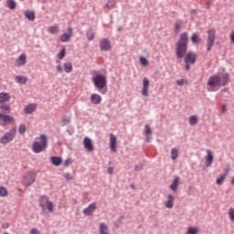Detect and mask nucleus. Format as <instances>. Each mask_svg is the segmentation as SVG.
<instances>
[{"instance_id": "nucleus-9", "label": "nucleus", "mask_w": 234, "mask_h": 234, "mask_svg": "<svg viewBox=\"0 0 234 234\" xmlns=\"http://www.w3.org/2000/svg\"><path fill=\"white\" fill-rule=\"evenodd\" d=\"M16 120L14 117L7 114H0V125H8V123H14Z\"/></svg>"}, {"instance_id": "nucleus-14", "label": "nucleus", "mask_w": 234, "mask_h": 234, "mask_svg": "<svg viewBox=\"0 0 234 234\" xmlns=\"http://www.w3.org/2000/svg\"><path fill=\"white\" fill-rule=\"evenodd\" d=\"M142 94L145 97L149 96V80L145 77L143 79Z\"/></svg>"}, {"instance_id": "nucleus-58", "label": "nucleus", "mask_w": 234, "mask_h": 234, "mask_svg": "<svg viewBox=\"0 0 234 234\" xmlns=\"http://www.w3.org/2000/svg\"><path fill=\"white\" fill-rule=\"evenodd\" d=\"M231 185L234 186V177L231 179Z\"/></svg>"}, {"instance_id": "nucleus-31", "label": "nucleus", "mask_w": 234, "mask_h": 234, "mask_svg": "<svg viewBox=\"0 0 234 234\" xmlns=\"http://www.w3.org/2000/svg\"><path fill=\"white\" fill-rule=\"evenodd\" d=\"M188 122L190 125H197V123H198V117H197V115H191Z\"/></svg>"}, {"instance_id": "nucleus-25", "label": "nucleus", "mask_w": 234, "mask_h": 234, "mask_svg": "<svg viewBox=\"0 0 234 234\" xmlns=\"http://www.w3.org/2000/svg\"><path fill=\"white\" fill-rule=\"evenodd\" d=\"M10 94L2 92L0 93V103H6L7 101H10Z\"/></svg>"}, {"instance_id": "nucleus-39", "label": "nucleus", "mask_w": 234, "mask_h": 234, "mask_svg": "<svg viewBox=\"0 0 234 234\" xmlns=\"http://www.w3.org/2000/svg\"><path fill=\"white\" fill-rule=\"evenodd\" d=\"M94 37H96V35L94 34V32L92 31L87 32V39H89V41H93Z\"/></svg>"}, {"instance_id": "nucleus-17", "label": "nucleus", "mask_w": 234, "mask_h": 234, "mask_svg": "<svg viewBox=\"0 0 234 234\" xmlns=\"http://www.w3.org/2000/svg\"><path fill=\"white\" fill-rule=\"evenodd\" d=\"M213 160H214L213 152H211V150L207 149V156H206V163H205L206 167H210V165L213 164Z\"/></svg>"}, {"instance_id": "nucleus-2", "label": "nucleus", "mask_w": 234, "mask_h": 234, "mask_svg": "<svg viewBox=\"0 0 234 234\" xmlns=\"http://www.w3.org/2000/svg\"><path fill=\"white\" fill-rule=\"evenodd\" d=\"M189 41V35L187 32H184L179 36V40L176 46V54L178 59H182L187 52V43Z\"/></svg>"}, {"instance_id": "nucleus-12", "label": "nucleus", "mask_w": 234, "mask_h": 234, "mask_svg": "<svg viewBox=\"0 0 234 234\" xmlns=\"http://www.w3.org/2000/svg\"><path fill=\"white\" fill-rule=\"evenodd\" d=\"M117 145H118V139L116 138V135L111 133L110 134V148L112 151V153H116L117 150Z\"/></svg>"}, {"instance_id": "nucleus-3", "label": "nucleus", "mask_w": 234, "mask_h": 234, "mask_svg": "<svg viewBox=\"0 0 234 234\" xmlns=\"http://www.w3.org/2000/svg\"><path fill=\"white\" fill-rule=\"evenodd\" d=\"M32 145V151L33 153H36L37 154L39 153H43V151L47 150V147H48V141L47 140V135L41 134L40 137L36 139Z\"/></svg>"}, {"instance_id": "nucleus-27", "label": "nucleus", "mask_w": 234, "mask_h": 234, "mask_svg": "<svg viewBox=\"0 0 234 234\" xmlns=\"http://www.w3.org/2000/svg\"><path fill=\"white\" fill-rule=\"evenodd\" d=\"M179 184H180V177H176L170 186V189H172V191H176V189H178Z\"/></svg>"}, {"instance_id": "nucleus-37", "label": "nucleus", "mask_w": 234, "mask_h": 234, "mask_svg": "<svg viewBox=\"0 0 234 234\" xmlns=\"http://www.w3.org/2000/svg\"><path fill=\"white\" fill-rule=\"evenodd\" d=\"M116 5V2L114 0H110L105 5L104 8H114V6Z\"/></svg>"}, {"instance_id": "nucleus-20", "label": "nucleus", "mask_w": 234, "mask_h": 234, "mask_svg": "<svg viewBox=\"0 0 234 234\" xmlns=\"http://www.w3.org/2000/svg\"><path fill=\"white\" fill-rule=\"evenodd\" d=\"M36 109H37V104L36 103H31L28 104L25 107V113L26 114H32V112H34L36 111Z\"/></svg>"}, {"instance_id": "nucleus-16", "label": "nucleus", "mask_w": 234, "mask_h": 234, "mask_svg": "<svg viewBox=\"0 0 234 234\" xmlns=\"http://www.w3.org/2000/svg\"><path fill=\"white\" fill-rule=\"evenodd\" d=\"M94 211H96V203H91L86 208L83 209V214L88 217H90V215H92Z\"/></svg>"}, {"instance_id": "nucleus-32", "label": "nucleus", "mask_w": 234, "mask_h": 234, "mask_svg": "<svg viewBox=\"0 0 234 234\" xmlns=\"http://www.w3.org/2000/svg\"><path fill=\"white\" fill-rule=\"evenodd\" d=\"M226 176H228V173H225L224 175L220 176L216 180V184H218V186H220V185L224 184V181L226 180Z\"/></svg>"}, {"instance_id": "nucleus-40", "label": "nucleus", "mask_w": 234, "mask_h": 234, "mask_svg": "<svg viewBox=\"0 0 234 234\" xmlns=\"http://www.w3.org/2000/svg\"><path fill=\"white\" fill-rule=\"evenodd\" d=\"M66 54H67V49L62 48L61 51L57 55V58H58V59H63Z\"/></svg>"}, {"instance_id": "nucleus-56", "label": "nucleus", "mask_w": 234, "mask_h": 234, "mask_svg": "<svg viewBox=\"0 0 234 234\" xmlns=\"http://www.w3.org/2000/svg\"><path fill=\"white\" fill-rule=\"evenodd\" d=\"M135 171H142V167H140V166H135Z\"/></svg>"}, {"instance_id": "nucleus-48", "label": "nucleus", "mask_w": 234, "mask_h": 234, "mask_svg": "<svg viewBox=\"0 0 234 234\" xmlns=\"http://www.w3.org/2000/svg\"><path fill=\"white\" fill-rule=\"evenodd\" d=\"M64 177L66 178V180H72V175L69 173L64 174Z\"/></svg>"}, {"instance_id": "nucleus-35", "label": "nucleus", "mask_w": 234, "mask_h": 234, "mask_svg": "<svg viewBox=\"0 0 234 234\" xmlns=\"http://www.w3.org/2000/svg\"><path fill=\"white\" fill-rule=\"evenodd\" d=\"M171 158L172 160H176V158H178V149L176 148L171 149Z\"/></svg>"}, {"instance_id": "nucleus-44", "label": "nucleus", "mask_w": 234, "mask_h": 234, "mask_svg": "<svg viewBox=\"0 0 234 234\" xmlns=\"http://www.w3.org/2000/svg\"><path fill=\"white\" fill-rule=\"evenodd\" d=\"M8 195V191L5 186H0V197H6Z\"/></svg>"}, {"instance_id": "nucleus-59", "label": "nucleus", "mask_w": 234, "mask_h": 234, "mask_svg": "<svg viewBox=\"0 0 234 234\" xmlns=\"http://www.w3.org/2000/svg\"><path fill=\"white\" fill-rule=\"evenodd\" d=\"M105 92H107V90H105V91H102V94H105Z\"/></svg>"}, {"instance_id": "nucleus-24", "label": "nucleus", "mask_w": 234, "mask_h": 234, "mask_svg": "<svg viewBox=\"0 0 234 234\" xmlns=\"http://www.w3.org/2000/svg\"><path fill=\"white\" fill-rule=\"evenodd\" d=\"M51 164H53L56 167H59V165L63 164V159H61V157L53 156L51 157Z\"/></svg>"}, {"instance_id": "nucleus-15", "label": "nucleus", "mask_w": 234, "mask_h": 234, "mask_svg": "<svg viewBox=\"0 0 234 234\" xmlns=\"http://www.w3.org/2000/svg\"><path fill=\"white\" fill-rule=\"evenodd\" d=\"M72 32H73V29L71 27H69L68 33H64L60 37L61 43H67L68 41H70V37H72Z\"/></svg>"}, {"instance_id": "nucleus-33", "label": "nucleus", "mask_w": 234, "mask_h": 234, "mask_svg": "<svg viewBox=\"0 0 234 234\" xmlns=\"http://www.w3.org/2000/svg\"><path fill=\"white\" fill-rule=\"evenodd\" d=\"M182 20H177L175 24V32L176 34H178L180 32V29L182 28Z\"/></svg>"}, {"instance_id": "nucleus-34", "label": "nucleus", "mask_w": 234, "mask_h": 234, "mask_svg": "<svg viewBox=\"0 0 234 234\" xmlns=\"http://www.w3.org/2000/svg\"><path fill=\"white\" fill-rule=\"evenodd\" d=\"M49 34H58L59 32V26H52L48 28Z\"/></svg>"}, {"instance_id": "nucleus-26", "label": "nucleus", "mask_w": 234, "mask_h": 234, "mask_svg": "<svg viewBox=\"0 0 234 234\" xmlns=\"http://www.w3.org/2000/svg\"><path fill=\"white\" fill-rule=\"evenodd\" d=\"M153 133V130H151V126H149V124L145 125V136H146V142H151V138H153L151 136Z\"/></svg>"}, {"instance_id": "nucleus-23", "label": "nucleus", "mask_w": 234, "mask_h": 234, "mask_svg": "<svg viewBox=\"0 0 234 234\" xmlns=\"http://www.w3.org/2000/svg\"><path fill=\"white\" fill-rule=\"evenodd\" d=\"M15 81H16V83H20L21 85H26L28 79L23 75H18L15 78Z\"/></svg>"}, {"instance_id": "nucleus-41", "label": "nucleus", "mask_w": 234, "mask_h": 234, "mask_svg": "<svg viewBox=\"0 0 234 234\" xmlns=\"http://www.w3.org/2000/svg\"><path fill=\"white\" fill-rule=\"evenodd\" d=\"M140 63L143 67H147L149 65V60H147L144 57H141Z\"/></svg>"}, {"instance_id": "nucleus-45", "label": "nucleus", "mask_w": 234, "mask_h": 234, "mask_svg": "<svg viewBox=\"0 0 234 234\" xmlns=\"http://www.w3.org/2000/svg\"><path fill=\"white\" fill-rule=\"evenodd\" d=\"M229 219L234 222V208L233 207H230L229 209Z\"/></svg>"}, {"instance_id": "nucleus-5", "label": "nucleus", "mask_w": 234, "mask_h": 234, "mask_svg": "<svg viewBox=\"0 0 234 234\" xmlns=\"http://www.w3.org/2000/svg\"><path fill=\"white\" fill-rule=\"evenodd\" d=\"M92 82L98 90H101V89H105V87H107V77L105 75L97 74L92 78Z\"/></svg>"}, {"instance_id": "nucleus-21", "label": "nucleus", "mask_w": 234, "mask_h": 234, "mask_svg": "<svg viewBox=\"0 0 234 234\" xmlns=\"http://www.w3.org/2000/svg\"><path fill=\"white\" fill-rule=\"evenodd\" d=\"M167 198L168 199L165 203V206L167 209H173V207L175 206V197H173V195H169Z\"/></svg>"}, {"instance_id": "nucleus-18", "label": "nucleus", "mask_w": 234, "mask_h": 234, "mask_svg": "<svg viewBox=\"0 0 234 234\" xmlns=\"http://www.w3.org/2000/svg\"><path fill=\"white\" fill-rule=\"evenodd\" d=\"M27 64V54H21L18 58L16 60V67H23Z\"/></svg>"}, {"instance_id": "nucleus-19", "label": "nucleus", "mask_w": 234, "mask_h": 234, "mask_svg": "<svg viewBox=\"0 0 234 234\" xmlns=\"http://www.w3.org/2000/svg\"><path fill=\"white\" fill-rule=\"evenodd\" d=\"M90 102L93 105H100L101 103V97L98 93H92L90 96Z\"/></svg>"}, {"instance_id": "nucleus-7", "label": "nucleus", "mask_w": 234, "mask_h": 234, "mask_svg": "<svg viewBox=\"0 0 234 234\" xmlns=\"http://www.w3.org/2000/svg\"><path fill=\"white\" fill-rule=\"evenodd\" d=\"M39 206L42 209L49 210V213L54 211V204L46 196L42 197L39 200Z\"/></svg>"}, {"instance_id": "nucleus-10", "label": "nucleus", "mask_w": 234, "mask_h": 234, "mask_svg": "<svg viewBox=\"0 0 234 234\" xmlns=\"http://www.w3.org/2000/svg\"><path fill=\"white\" fill-rule=\"evenodd\" d=\"M100 48L103 52H109V50H111V48H112L111 40H109L108 38L101 39V41H100Z\"/></svg>"}, {"instance_id": "nucleus-52", "label": "nucleus", "mask_w": 234, "mask_h": 234, "mask_svg": "<svg viewBox=\"0 0 234 234\" xmlns=\"http://www.w3.org/2000/svg\"><path fill=\"white\" fill-rule=\"evenodd\" d=\"M113 171H114V168H112V167L108 168V174L109 175H112Z\"/></svg>"}, {"instance_id": "nucleus-42", "label": "nucleus", "mask_w": 234, "mask_h": 234, "mask_svg": "<svg viewBox=\"0 0 234 234\" xmlns=\"http://www.w3.org/2000/svg\"><path fill=\"white\" fill-rule=\"evenodd\" d=\"M19 134H25L27 133V126L25 124H20L18 128Z\"/></svg>"}, {"instance_id": "nucleus-28", "label": "nucleus", "mask_w": 234, "mask_h": 234, "mask_svg": "<svg viewBox=\"0 0 234 234\" xmlns=\"http://www.w3.org/2000/svg\"><path fill=\"white\" fill-rule=\"evenodd\" d=\"M25 16L29 21H34L36 19V14L33 11H26Z\"/></svg>"}, {"instance_id": "nucleus-11", "label": "nucleus", "mask_w": 234, "mask_h": 234, "mask_svg": "<svg viewBox=\"0 0 234 234\" xmlns=\"http://www.w3.org/2000/svg\"><path fill=\"white\" fill-rule=\"evenodd\" d=\"M196 61L197 53L190 51L185 56V63H190L191 65H195Z\"/></svg>"}, {"instance_id": "nucleus-30", "label": "nucleus", "mask_w": 234, "mask_h": 234, "mask_svg": "<svg viewBox=\"0 0 234 234\" xmlns=\"http://www.w3.org/2000/svg\"><path fill=\"white\" fill-rule=\"evenodd\" d=\"M63 67H64V70H65V72H67V74H70V72H72V63L66 62V63H64Z\"/></svg>"}, {"instance_id": "nucleus-57", "label": "nucleus", "mask_w": 234, "mask_h": 234, "mask_svg": "<svg viewBox=\"0 0 234 234\" xmlns=\"http://www.w3.org/2000/svg\"><path fill=\"white\" fill-rule=\"evenodd\" d=\"M226 111H227L226 105H223V106H222V112H225Z\"/></svg>"}, {"instance_id": "nucleus-54", "label": "nucleus", "mask_w": 234, "mask_h": 234, "mask_svg": "<svg viewBox=\"0 0 234 234\" xmlns=\"http://www.w3.org/2000/svg\"><path fill=\"white\" fill-rule=\"evenodd\" d=\"M191 63H186V70H190V69H191Z\"/></svg>"}, {"instance_id": "nucleus-1", "label": "nucleus", "mask_w": 234, "mask_h": 234, "mask_svg": "<svg viewBox=\"0 0 234 234\" xmlns=\"http://www.w3.org/2000/svg\"><path fill=\"white\" fill-rule=\"evenodd\" d=\"M227 83H229V74L212 75L207 80V90L208 92H217L221 87H226Z\"/></svg>"}, {"instance_id": "nucleus-29", "label": "nucleus", "mask_w": 234, "mask_h": 234, "mask_svg": "<svg viewBox=\"0 0 234 234\" xmlns=\"http://www.w3.org/2000/svg\"><path fill=\"white\" fill-rule=\"evenodd\" d=\"M191 41L194 45H198L200 43V36L197 33H194L191 37Z\"/></svg>"}, {"instance_id": "nucleus-43", "label": "nucleus", "mask_w": 234, "mask_h": 234, "mask_svg": "<svg viewBox=\"0 0 234 234\" xmlns=\"http://www.w3.org/2000/svg\"><path fill=\"white\" fill-rule=\"evenodd\" d=\"M198 233V229L197 228H189L186 231V234H197Z\"/></svg>"}, {"instance_id": "nucleus-53", "label": "nucleus", "mask_w": 234, "mask_h": 234, "mask_svg": "<svg viewBox=\"0 0 234 234\" xmlns=\"http://www.w3.org/2000/svg\"><path fill=\"white\" fill-rule=\"evenodd\" d=\"M57 69L59 71V72H63V67L61 65H58L57 67Z\"/></svg>"}, {"instance_id": "nucleus-55", "label": "nucleus", "mask_w": 234, "mask_h": 234, "mask_svg": "<svg viewBox=\"0 0 234 234\" xmlns=\"http://www.w3.org/2000/svg\"><path fill=\"white\" fill-rule=\"evenodd\" d=\"M230 41L234 43V32L230 34Z\"/></svg>"}, {"instance_id": "nucleus-22", "label": "nucleus", "mask_w": 234, "mask_h": 234, "mask_svg": "<svg viewBox=\"0 0 234 234\" xmlns=\"http://www.w3.org/2000/svg\"><path fill=\"white\" fill-rule=\"evenodd\" d=\"M99 232H100V234H110L109 233V226H107V223L101 222L99 225Z\"/></svg>"}, {"instance_id": "nucleus-49", "label": "nucleus", "mask_w": 234, "mask_h": 234, "mask_svg": "<svg viewBox=\"0 0 234 234\" xmlns=\"http://www.w3.org/2000/svg\"><path fill=\"white\" fill-rule=\"evenodd\" d=\"M2 228L3 229H8V228H10V223H3Z\"/></svg>"}, {"instance_id": "nucleus-51", "label": "nucleus", "mask_w": 234, "mask_h": 234, "mask_svg": "<svg viewBox=\"0 0 234 234\" xmlns=\"http://www.w3.org/2000/svg\"><path fill=\"white\" fill-rule=\"evenodd\" d=\"M31 234H40L37 229H31Z\"/></svg>"}, {"instance_id": "nucleus-50", "label": "nucleus", "mask_w": 234, "mask_h": 234, "mask_svg": "<svg viewBox=\"0 0 234 234\" xmlns=\"http://www.w3.org/2000/svg\"><path fill=\"white\" fill-rule=\"evenodd\" d=\"M64 165H65L66 167H69V165H70V159H67V160L65 161V163H64Z\"/></svg>"}, {"instance_id": "nucleus-47", "label": "nucleus", "mask_w": 234, "mask_h": 234, "mask_svg": "<svg viewBox=\"0 0 234 234\" xmlns=\"http://www.w3.org/2000/svg\"><path fill=\"white\" fill-rule=\"evenodd\" d=\"M186 83V80L181 79L176 80V85H179V87H182Z\"/></svg>"}, {"instance_id": "nucleus-8", "label": "nucleus", "mask_w": 234, "mask_h": 234, "mask_svg": "<svg viewBox=\"0 0 234 234\" xmlns=\"http://www.w3.org/2000/svg\"><path fill=\"white\" fill-rule=\"evenodd\" d=\"M36 182V172H27L23 178L24 186H32Z\"/></svg>"}, {"instance_id": "nucleus-4", "label": "nucleus", "mask_w": 234, "mask_h": 234, "mask_svg": "<svg viewBox=\"0 0 234 234\" xmlns=\"http://www.w3.org/2000/svg\"><path fill=\"white\" fill-rule=\"evenodd\" d=\"M207 52H211L213 45H215V39H217V31L215 28H210L207 32Z\"/></svg>"}, {"instance_id": "nucleus-38", "label": "nucleus", "mask_w": 234, "mask_h": 234, "mask_svg": "<svg viewBox=\"0 0 234 234\" xmlns=\"http://www.w3.org/2000/svg\"><path fill=\"white\" fill-rule=\"evenodd\" d=\"M7 6H8V8H10V10H16V1L8 0Z\"/></svg>"}, {"instance_id": "nucleus-36", "label": "nucleus", "mask_w": 234, "mask_h": 234, "mask_svg": "<svg viewBox=\"0 0 234 234\" xmlns=\"http://www.w3.org/2000/svg\"><path fill=\"white\" fill-rule=\"evenodd\" d=\"M0 109L3 112H10V111H12V109L10 108V105L8 104H3L0 106Z\"/></svg>"}, {"instance_id": "nucleus-6", "label": "nucleus", "mask_w": 234, "mask_h": 234, "mask_svg": "<svg viewBox=\"0 0 234 234\" xmlns=\"http://www.w3.org/2000/svg\"><path fill=\"white\" fill-rule=\"evenodd\" d=\"M16 133H17L16 128H13L9 132L5 133L1 137V140H0L1 144H3L4 145L6 144H10V142H12V140H14V138H16Z\"/></svg>"}, {"instance_id": "nucleus-46", "label": "nucleus", "mask_w": 234, "mask_h": 234, "mask_svg": "<svg viewBox=\"0 0 234 234\" xmlns=\"http://www.w3.org/2000/svg\"><path fill=\"white\" fill-rule=\"evenodd\" d=\"M61 123L62 125H69V123H70V118H63Z\"/></svg>"}, {"instance_id": "nucleus-13", "label": "nucleus", "mask_w": 234, "mask_h": 234, "mask_svg": "<svg viewBox=\"0 0 234 234\" xmlns=\"http://www.w3.org/2000/svg\"><path fill=\"white\" fill-rule=\"evenodd\" d=\"M83 145L85 149H87L90 153H92V151H94V144H92V140H90V138L84 137Z\"/></svg>"}]
</instances>
